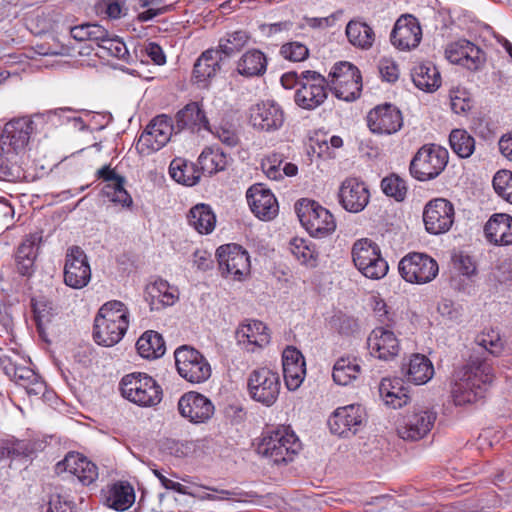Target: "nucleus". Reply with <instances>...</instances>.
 Returning a JSON list of instances; mask_svg holds the SVG:
<instances>
[{
  "instance_id": "3",
  "label": "nucleus",
  "mask_w": 512,
  "mask_h": 512,
  "mask_svg": "<svg viewBox=\"0 0 512 512\" xmlns=\"http://www.w3.org/2000/svg\"><path fill=\"white\" fill-rule=\"evenodd\" d=\"M121 395L140 407L158 405L163 397V391L157 381L142 372H133L122 377L119 383Z\"/></svg>"
},
{
  "instance_id": "43",
  "label": "nucleus",
  "mask_w": 512,
  "mask_h": 512,
  "mask_svg": "<svg viewBox=\"0 0 512 512\" xmlns=\"http://www.w3.org/2000/svg\"><path fill=\"white\" fill-rule=\"evenodd\" d=\"M201 174L213 175L226 169L227 155L219 148L206 147L198 157Z\"/></svg>"
},
{
  "instance_id": "17",
  "label": "nucleus",
  "mask_w": 512,
  "mask_h": 512,
  "mask_svg": "<svg viewBox=\"0 0 512 512\" xmlns=\"http://www.w3.org/2000/svg\"><path fill=\"white\" fill-rule=\"evenodd\" d=\"M445 55L451 63L461 65L472 72L481 70L487 61L486 52L467 39L450 43Z\"/></svg>"
},
{
  "instance_id": "9",
  "label": "nucleus",
  "mask_w": 512,
  "mask_h": 512,
  "mask_svg": "<svg viewBox=\"0 0 512 512\" xmlns=\"http://www.w3.org/2000/svg\"><path fill=\"white\" fill-rule=\"evenodd\" d=\"M250 397L264 406H272L278 399L281 382L279 374L267 367L253 370L247 382Z\"/></svg>"
},
{
  "instance_id": "38",
  "label": "nucleus",
  "mask_w": 512,
  "mask_h": 512,
  "mask_svg": "<svg viewBox=\"0 0 512 512\" xmlns=\"http://www.w3.org/2000/svg\"><path fill=\"white\" fill-rule=\"evenodd\" d=\"M34 451L35 443L31 440L14 437L0 439V461L24 459Z\"/></svg>"
},
{
  "instance_id": "13",
  "label": "nucleus",
  "mask_w": 512,
  "mask_h": 512,
  "mask_svg": "<svg viewBox=\"0 0 512 512\" xmlns=\"http://www.w3.org/2000/svg\"><path fill=\"white\" fill-rule=\"evenodd\" d=\"M220 273L225 278L241 281L250 274L248 252L238 244H226L216 251Z\"/></svg>"
},
{
  "instance_id": "52",
  "label": "nucleus",
  "mask_w": 512,
  "mask_h": 512,
  "mask_svg": "<svg viewBox=\"0 0 512 512\" xmlns=\"http://www.w3.org/2000/svg\"><path fill=\"white\" fill-rule=\"evenodd\" d=\"M451 149L460 158L470 157L475 150V139L465 130H452L449 136Z\"/></svg>"
},
{
  "instance_id": "5",
  "label": "nucleus",
  "mask_w": 512,
  "mask_h": 512,
  "mask_svg": "<svg viewBox=\"0 0 512 512\" xmlns=\"http://www.w3.org/2000/svg\"><path fill=\"white\" fill-rule=\"evenodd\" d=\"M297 216L307 232L316 238H324L336 229L334 216L318 202L301 199L296 203Z\"/></svg>"
},
{
  "instance_id": "24",
  "label": "nucleus",
  "mask_w": 512,
  "mask_h": 512,
  "mask_svg": "<svg viewBox=\"0 0 512 512\" xmlns=\"http://www.w3.org/2000/svg\"><path fill=\"white\" fill-rule=\"evenodd\" d=\"M338 198L346 211L358 213L368 205L370 193L363 181L356 177H349L341 183Z\"/></svg>"
},
{
  "instance_id": "18",
  "label": "nucleus",
  "mask_w": 512,
  "mask_h": 512,
  "mask_svg": "<svg viewBox=\"0 0 512 512\" xmlns=\"http://www.w3.org/2000/svg\"><path fill=\"white\" fill-rule=\"evenodd\" d=\"M64 283L73 289H82L91 280V268L87 255L79 246L68 248L65 256Z\"/></svg>"
},
{
  "instance_id": "54",
  "label": "nucleus",
  "mask_w": 512,
  "mask_h": 512,
  "mask_svg": "<svg viewBox=\"0 0 512 512\" xmlns=\"http://www.w3.org/2000/svg\"><path fill=\"white\" fill-rule=\"evenodd\" d=\"M125 178L118 180V183L105 184L103 193L110 201L120 204L122 207L131 208L133 200L131 195L124 188Z\"/></svg>"
},
{
  "instance_id": "31",
  "label": "nucleus",
  "mask_w": 512,
  "mask_h": 512,
  "mask_svg": "<svg viewBox=\"0 0 512 512\" xmlns=\"http://www.w3.org/2000/svg\"><path fill=\"white\" fill-rule=\"evenodd\" d=\"M103 503L116 511H125L135 502V491L127 481H117L102 490Z\"/></svg>"
},
{
  "instance_id": "41",
  "label": "nucleus",
  "mask_w": 512,
  "mask_h": 512,
  "mask_svg": "<svg viewBox=\"0 0 512 512\" xmlns=\"http://www.w3.org/2000/svg\"><path fill=\"white\" fill-rule=\"evenodd\" d=\"M136 349L142 358L155 359L164 355L166 346L161 334L149 330L144 332L137 340Z\"/></svg>"
},
{
  "instance_id": "7",
  "label": "nucleus",
  "mask_w": 512,
  "mask_h": 512,
  "mask_svg": "<svg viewBox=\"0 0 512 512\" xmlns=\"http://www.w3.org/2000/svg\"><path fill=\"white\" fill-rule=\"evenodd\" d=\"M327 81L328 87L338 99L353 101L360 96L362 77L359 69L350 62L336 63Z\"/></svg>"
},
{
  "instance_id": "58",
  "label": "nucleus",
  "mask_w": 512,
  "mask_h": 512,
  "mask_svg": "<svg viewBox=\"0 0 512 512\" xmlns=\"http://www.w3.org/2000/svg\"><path fill=\"white\" fill-rule=\"evenodd\" d=\"M124 3L119 0H99L95 4V11L98 15L108 19H119L125 15Z\"/></svg>"
},
{
  "instance_id": "19",
  "label": "nucleus",
  "mask_w": 512,
  "mask_h": 512,
  "mask_svg": "<svg viewBox=\"0 0 512 512\" xmlns=\"http://www.w3.org/2000/svg\"><path fill=\"white\" fill-rule=\"evenodd\" d=\"M366 120L370 131L378 135H391L399 131L403 125L401 111L391 103L380 104L371 109Z\"/></svg>"
},
{
  "instance_id": "37",
  "label": "nucleus",
  "mask_w": 512,
  "mask_h": 512,
  "mask_svg": "<svg viewBox=\"0 0 512 512\" xmlns=\"http://www.w3.org/2000/svg\"><path fill=\"white\" fill-rule=\"evenodd\" d=\"M345 33L349 43L362 50L370 49L375 42V32L366 22L359 20L349 21Z\"/></svg>"
},
{
  "instance_id": "12",
  "label": "nucleus",
  "mask_w": 512,
  "mask_h": 512,
  "mask_svg": "<svg viewBox=\"0 0 512 512\" xmlns=\"http://www.w3.org/2000/svg\"><path fill=\"white\" fill-rule=\"evenodd\" d=\"M398 270L406 282L426 284L438 275L439 267L436 260L429 255L413 252L400 260Z\"/></svg>"
},
{
  "instance_id": "2",
  "label": "nucleus",
  "mask_w": 512,
  "mask_h": 512,
  "mask_svg": "<svg viewBox=\"0 0 512 512\" xmlns=\"http://www.w3.org/2000/svg\"><path fill=\"white\" fill-rule=\"evenodd\" d=\"M301 449L298 436L289 426L284 425L267 428L257 446L258 454L276 465L292 462Z\"/></svg>"
},
{
  "instance_id": "8",
  "label": "nucleus",
  "mask_w": 512,
  "mask_h": 512,
  "mask_svg": "<svg viewBox=\"0 0 512 512\" xmlns=\"http://www.w3.org/2000/svg\"><path fill=\"white\" fill-rule=\"evenodd\" d=\"M303 79V84L294 93V102L299 108L312 111L326 101L328 81L323 75L312 70H304Z\"/></svg>"
},
{
  "instance_id": "44",
  "label": "nucleus",
  "mask_w": 512,
  "mask_h": 512,
  "mask_svg": "<svg viewBox=\"0 0 512 512\" xmlns=\"http://www.w3.org/2000/svg\"><path fill=\"white\" fill-rule=\"evenodd\" d=\"M21 156L12 151L0 150V180L16 183L23 180L25 170L20 163Z\"/></svg>"
},
{
  "instance_id": "39",
  "label": "nucleus",
  "mask_w": 512,
  "mask_h": 512,
  "mask_svg": "<svg viewBox=\"0 0 512 512\" xmlns=\"http://www.w3.org/2000/svg\"><path fill=\"white\" fill-rule=\"evenodd\" d=\"M151 310H160L171 306L178 299L177 290L165 280L159 279L147 287Z\"/></svg>"
},
{
  "instance_id": "33",
  "label": "nucleus",
  "mask_w": 512,
  "mask_h": 512,
  "mask_svg": "<svg viewBox=\"0 0 512 512\" xmlns=\"http://www.w3.org/2000/svg\"><path fill=\"white\" fill-rule=\"evenodd\" d=\"M402 371L407 381L416 385L427 383L434 375L432 362L425 355L414 354L407 364H403Z\"/></svg>"
},
{
  "instance_id": "63",
  "label": "nucleus",
  "mask_w": 512,
  "mask_h": 512,
  "mask_svg": "<svg viewBox=\"0 0 512 512\" xmlns=\"http://www.w3.org/2000/svg\"><path fill=\"white\" fill-rule=\"evenodd\" d=\"M6 373L19 385L25 387L32 381H35L37 374L28 367L13 366L10 369L6 368Z\"/></svg>"
},
{
  "instance_id": "27",
  "label": "nucleus",
  "mask_w": 512,
  "mask_h": 512,
  "mask_svg": "<svg viewBox=\"0 0 512 512\" xmlns=\"http://www.w3.org/2000/svg\"><path fill=\"white\" fill-rule=\"evenodd\" d=\"M246 198L251 211L259 219L269 221L277 216L279 211L277 199L263 184L251 186L247 190Z\"/></svg>"
},
{
  "instance_id": "26",
  "label": "nucleus",
  "mask_w": 512,
  "mask_h": 512,
  "mask_svg": "<svg viewBox=\"0 0 512 512\" xmlns=\"http://www.w3.org/2000/svg\"><path fill=\"white\" fill-rule=\"evenodd\" d=\"M387 327L379 326L374 328L367 339L370 354L384 361L394 359L400 350L398 338Z\"/></svg>"
},
{
  "instance_id": "50",
  "label": "nucleus",
  "mask_w": 512,
  "mask_h": 512,
  "mask_svg": "<svg viewBox=\"0 0 512 512\" xmlns=\"http://www.w3.org/2000/svg\"><path fill=\"white\" fill-rule=\"evenodd\" d=\"M31 307L37 331L40 337L44 339L45 328L52 321L55 314L53 304L45 297H39L31 299Z\"/></svg>"
},
{
  "instance_id": "34",
  "label": "nucleus",
  "mask_w": 512,
  "mask_h": 512,
  "mask_svg": "<svg viewBox=\"0 0 512 512\" xmlns=\"http://www.w3.org/2000/svg\"><path fill=\"white\" fill-rule=\"evenodd\" d=\"M266 69V55L255 48L247 50L236 62L238 74L247 78L262 76Z\"/></svg>"
},
{
  "instance_id": "22",
  "label": "nucleus",
  "mask_w": 512,
  "mask_h": 512,
  "mask_svg": "<svg viewBox=\"0 0 512 512\" xmlns=\"http://www.w3.org/2000/svg\"><path fill=\"white\" fill-rule=\"evenodd\" d=\"M249 119L254 129L274 132L283 126L285 114L278 103L267 100L256 103L250 108Z\"/></svg>"
},
{
  "instance_id": "45",
  "label": "nucleus",
  "mask_w": 512,
  "mask_h": 512,
  "mask_svg": "<svg viewBox=\"0 0 512 512\" xmlns=\"http://www.w3.org/2000/svg\"><path fill=\"white\" fill-rule=\"evenodd\" d=\"M411 76L415 86L423 91L432 92L441 84L440 73L431 63L415 66Z\"/></svg>"
},
{
  "instance_id": "10",
  "label": "nucleus",
  "mask_w": 512,
  "mask_h": 512,
  "mask_svg": "<svg viewBox=\"0 0 512 512\" xmlns=\"http://www.w3.org/2000/svg\"><path fill=\"white\" fill-rule=\"evenodd\" d=\"M179 375L190 383H203L211 376L206 358L195 348L184 345L174 352Z\"/></svg>"
},
{
  "instance_id": "32",
  "label": "nucleus",
  "mask_w": 512,
  "mask_h": 512,
  "mask_svg": "<svg viewBox=\"0 0 512 512\" xmlns=\"http://www.w3.org/2000/svg\"><path fill=\"white\" fill-rule=\"evenodd\" d=\"M41 241L42 233L35 232L27 235L19 245L15 259L20 274L25 276L31 273Z\"/></svg>"
},
{
  "instance_id": "53",
  "label": "nucleus",
  "mask_w": 512,
  "mask_h": 512,
  "mask_svg": "<svg viewBox=\"0 0 512 512\" xmlns=\"http://www.w3.org/2000/svg\"><path fill=\"white\" fill-rule=\"evenodd\" d=\"M381 189L386 196L391 197L398 202H402L406 198L408 190L405 180L395 173H392L381 180Z\"/></svg>"
},
{
  "instance_id": "48",
  "label": "nucleus",
  "mask_w": 512,
  "mask_h": 512,
  "mask_svg": "<svg viewBox=\"0 0 512 512\" xmlns=\"http://www.w3.org/2000/svg\"><path fill=\"white\" fill-rule=\"evenodd\" d=\"M116 322L129 325V309L118 300L104 303L94 318V322Z\"/></svg>"
},
{
  "instance_id": "49",
  "label": "nucleus",
  "mask_w": 512,
  "mask_h": 512,
  "mask_svg": "<svg viewBox=\"0 0 512 512\" xmlns=\"http://www.w3.org/2000/svg\"><path fill=\"white\" fill-rule=\"evenodd\" d=\"M394 385L390 379H383L379 385V394L384 400L386 405L391 406L394 409L405 406L410 397L406 394L404 388L399 386V383Z\"/></svg>"
},
{
  "instance_id": "51",
  "label": "nucleus",
  "mask_w": 512,
  "mask_h": 512,
  "mask_svg": "<svg viewBox=\"0 0 512 512\" xmlns=\"http://www.w3.org/2000/svg\"><path fill=\"white\" fill-rule=\"evenodd\" d=\"M290 250L301 264L308 267H315L317 265L318 253L312 242L304 238L295 237L290 241Z\"/></svg>"
},
{
  "instance_id": "47",
  "label": "nucleus",
  "mask_w": 512,
  "mask_h": 512,
  "mask_svg": "<svg viewBox=\"0 0 512 512\" xmlns=\"http://www.w3.org/2000/svg\"><path fill=\"white\" fill-rule=\"evenodd\" d=\"M250 34L245 30H235L225 33L214 50L222 57H231L241 51L249 42Z\"/></svg>"
},
{
  "instance_id": "42",
  "label": "nucleus",
  "mask_w": 512,
  "mask_h": 512,
  "mask_svg": "<svg viewBox=\"0 0 512 512\" xmlns=\"http://www.w3.org/2000/svg\"><path fill=\"white\" fill-rule=\"evenodd\" d=\"M169 174L176 182L188 186H193L198 183L201 176L197 165L180 157L171 161Z\"/></svg>"
},
{
  "instance_id": "20",
  "label": "nucleus",
  "mask_w": 512,
  "mask_h": 512,
  "mask_svg": "<svg viewBox=\"0 0 512 512\" xmlns=\"http://www.w3.org/2000/svg\"><path fill=\"white\" fill-rule=\"evenodd\" d=\"M56 472H69L74 475L83 486H90L99 477L97 465L79 452H68L64 459L56 464Z\"/></svg>"
},
{
  "instance_id": "40",
  "label": "nucleus",
  "mask_w": 512,
  "mask_h": 512,
  "mask_svg": "<svg viewBox=\"0 0 512 512\" xmlns=\"http://www.w3.org/2000/svg\"><path fill=\"white\" fill-rule=\"evenodd\" d=\"M188 223L200 234H210L216 225V216L211 207L200 203L193 206L188 215Z\"/></svg>"
},
{
  "instance_id": "57",
  "label": "nucleus",
  "mask_w": 512,
  "mask_h": 512,
  "mask_svg": "<svg viewBox=\"0 0 512 512\" xmlns=\"http://www.w3.org/2000/svg\"><path fill=\"white\" fill-rule=\"evenodd\" d=\"M99 48L105 51L107 56H113L126 62L130 57L125 43L118 37H110L109 34Z\"/></svg>"
},
{
  "instance_id": "21",
  "label": "nucleus",
  "mask_w": 512,
  "mask_h": 512,
  "mask_svg": "<svg viewBox=\"0 0 512 512\" xmlns=\"http://www.w3.org/2000/svg\"><path fill=\"white\" fill-rule=\"evenodd\" d=\"M214 410L212 401L196 391L184 393L178 401L180 415L194 424L207 422L213 416Z\"/></svg>"
},
{
  "instance_id": "15",
  "label": "nucleus",
  "mask_w": 512,
  "mask_h": 512,
  "mask_svg": "<svg viewBox=\"0 0 512 512\" xmlns=\"http://www.w3.org/2000/svg\"><path fill=\"white\" fill-rule=\"evenodd\" d=\"M422 218L425 230L429 234H444L454 223V205L445 198H434L425 204Z\"/></svg>"
},
{
  "instance_id": "60",
  "label": "nucleus",
  "mask_w": 512,
  "mask_h": 512,
  "mask_svg": "<svg viewBox=\"0 0 512 512\" xmlns=\"http://www.w3.org/2000/svg\"><path fill=\"white\" fill-rule=\"evenodd\" d=\"M280 54L289 61L300 62L309 56V49L300 42H289L281 46Z\"/></svg>"
},
{
  "instance_id": "4",
  "label": "nucleus",
  "mask_w": 512,
  "mask_h": 512,
  "mask_svg": "<svg viewBox=\"0 0 512 512\" xmlns=\"http://www.w3.org/2000/svg\"><path fill=\"white\" fill-rule=\"evenodd\" d=\"M447 149L436 145H423L410 162L411 175L418 181H428L439 176L448 164Z\"/></svg>"
},
{
  "instance_id": "46",
  "label": "nucleus",
  "mask_w": 512,
  "mask_h": 512,
  "mask_svg": "<svg viewBox=\"0 0 512 512\" xmlns=\"http://www.w3.org/2000/svg\"><path fill=\"white\" fill-rule=\"evenodd\" d=\"M361 372V367L355 357H340L333 366L332 377L335 383L346 386L355 380Z\"/></svg>"
},
{
  "instance_id": "6",
  "label": "nucleus",
  "mask_w": 512,
  "mask_h": 512,
  "mask_svg": "<svg viewBox=\"0 0 512 512\" xmlns=\"http://www.w3.org/2000/svg\"><path fill=\"white\" fill-rule=\"evenodd\" d=\"M352 259L359 272L370 279L383 278L389 269L387 261L381 255L379 246L367 238L354 243Z\"/></svg>"
},
{
  "instance_id": "11",
  "label": "nucleus",
  "mask_w": 512,
  "mask_h": 512,
  "mask_svg": "<svg viewBox=\"0 0 512 512\" xmlns=\"http://www.w3.org/2000/svg\"><path fill=\"white\" fill-rule=\"evenodd\" d=\"M35 119L24 116L13 118L7 122L0 134V150L12 151L18 155L25 152L31 135L35 132Z\"/></svg>"
},
{
  "instance_id": "16",
  "label": "nucleus",
  "mask_w": 512,
  "mask_h": 512,
  "mask_svg": "<svg viewBox=\"0 0 512 512\" xmlns=\"http://www.w3.org/2000/svg\"><path fill=\"white\" fill-rule=\"evenodd\" d=\"M436 419L437 412L432 408H415L404 416L398 434L404 440L418 441L431 432Z\"/></svg>"
},
{
  "instance_id": "59",
  "label": "nucleus",
  "mask_w": 512,
  "mask_h": 512,
  "mask_svg": "<svg viewBox=\"0 0 512 512\" xmlns=\"http://www.w3.org/2000/svg\"><path fill=\"white\" fill-rule=\"evenodd\" d=\"M284 161V157L280 153H272L263 159L261 167L263 172L269 179L280 180L283 178L281 172V164Z\"/></svg>"
},
{
  "instance_id": "1",
  "label": "nucleus",
  "mask_w": 512,
  "mask_h": 512,
  "mask_svg": "<svg viewBox=\"0 0 512 512\" xmlns=\"http://www.w3.org/2000/svg\"><path fill=\"white\" fill-rule=\"evenodd\" d=\"M475 342L483 351H474L454 375L451 396L457 406L472 404L485 397L488 386L494 379L492 363L485 353L499 356L504 349V342L499 332L494 329L478 334Z\"/></svg>"
},
{
  "instance_id": "56",
  "label": "nucleus",
  "mask_w": 512,
  "mask_h": 512,
  "mask_svg": "<svg viewBox=\"0 0 512 512\" xmlns=\"http://www.w3.org/2000/svg\"><path fill=\"white\" fill-rule=\"evenodd\" d=\"M306 373L305 363L283 366V376L288 390L294 391L304 380Z\"/></svg>"
},
{
  "instance_id": "62",
  "label": "nucleus",
  "mask_w": 512,
  "mask_h": 512,
  "mask_svg": "<svg viewBox=\"0 0 512 512\" xmlns=\"http://www.w3.org/2000/svg\"><path fill=\"white\" fill-rule=\"evenodd\" d=\"M74 112L75 111L69 107H61L35 114L34 118L51 122L53 125H62L70 122L65 119V116H70L69 114Z\"/></svg>"
},
{
  "instance_id": "14",
  "label": "nucleus",
  "mask_w": 512,
  "mask_h": 512,
  "mask_svg": "<svg viewBox=\"0 0 512 512\" xmlns=\"http://www.w3.org/2000/svg\"><path fill=\"white\" fill-rule=\"evenodd\" d=\"M175 129L169 116L161 114L154 117L138 138L137 150L146 155L160 150L169 142Z\"/></svg>"
},
{
  "instance_id": "36",
  "label": "nucleus",
  "mask_w": 512,
  "mask_h": 512,
  "mask_svg": "<svg viewBox=\"0 0 512 512\" xmlns=\"http://www.w3.org/2000/svg\"><path fill=\"white\" fill-rule=\"evenodd\" d=\"M129 325L116 322H94L93 339L104 347H112L124 337Z\"/></svg>"
},
{
  "instance_id": "64",
  "label": "nucleus",
  "mask_w": 512,
  "mask_h": 512,
  "mask_svg": "<svg viewBox=\"0 0 512 512\" xmlns=\"http://www.w3.org/2000/svg\"><path fill=\"white\" fill-rule=\"evenodd\" d=\"M140 52L142 55L149 57L156 65L161 66L166 63V56L162 47L155 42L147 43L140 49Z\"/></svg>"
},
{
  "instance_id": "23",
  "label": "nucleus",
  "mask_w": 512,
  "mask_h": 512,
  "mask_svg": "<svg viewBox=\"0 0 512 512\" xmlns=\"http://www.w3.org/2000/svg\"><path fill=\"white\" fill-rule=\"evenodd\" d=\"M365 412L361 405L352 404L337 408L328 419L330 431L338 436L355 435L363 424Z\"/></svg>"
},
{
  "instance_id": "55",
  "label": "nucleus",
  "mask_w": 512,
  "mask_h": 512,
  "mask_svg": "<svg viewBox=\"0 0 512 512\" xmlns=\"http://www.w3.org/2000/svg\"><path fill=\"white\" fill-rule=\"evenodd\" d=\"M492 184L495 192L512 204V172L508 170L498 171L493 177Z\"/></svg>"
},
{
  "instance_id": "25",
  "label": "nucleus",
  "mask_w": 512,
  "mask_h": 512,
  "mask_svg": "<svg viewBox=\"0 0 512 512\" xmlns=\"http://www.w3.org/2000/svg\"><path fill=\"white\" fill-rule=\"evenodd\" d=\"M422 39V29L419 21L413 15L399 17L391 32V43L399 50L416 48Z\"/></svg>"
},
{
  "instance_id": "28",
  "label": "nucleus",
  "mask_w": 512,
  "mask_h": 512,
  "mask_svg": "<svg viewBox=\"0 0 512 512\" xmlns=\"http://www.w3.org/2000/svg\"><path fill=\"white\" fill-rule=\"evenodd\" d=\"M176 132L189 130L192 133L206 130L212 132L205 111L198 102H190L175 115Z\"/></svg>"
},
{
  "instance_id": "35",
  "label": "nucleus",
  "mask_w": 512,
  "mask_h": 512,
  "mask_svg": "<svg viewBox=\"0 0 512 512\" xmlns=\"http://www.w3.org/2000/svg\"><path fill=\"white\" fill-rule=\"evenodd\" d=\"M222 57L214 48L201 53L193 67V78L197 83H206L220 70Z\"/></svg>"
},
{
  "instance_id": "29",
  "label": "nucleus",
  "mask_w": 512,
  "mask_h": 512,
  "mask_svg": "<svg viewBox=\"0 0 512 512\" xmlns=\"http://www.w3.org/2000/svg\"><path fill=\"white\" fill-rule=\"evenodd\" d=\"M236 339L248 352H255L270 342L267 326L258 320L242 323L236 330Z\"/></svg>"
},
{
  "instance_id": "30",
  "label": "nucleus",
  "mask_w": 512,
  "mask_h": 512,
  "mask_svg": "<svg viewBox=\"0 0 512 512\" xmlns=\"http://www.w3.org/2000/svg\"><path fill=\"white\" fill-rule=\"evenodd\" d=\"M487 241L497 246L512 244V216L506 213L493 214L484 226Z\"/></svg>"
},
{
  "instance_id": "61",
  "label": "nucleus",
  "mask_w": 512,
  "mask_h": 512,
  "mask_svg": "<svg viewBox=\"0 0 512 512\" xmlns=\"http://www.w3.org/2000/svg\"><path fill=\"white\" fill-rule=\"evenodd\" d=\"M451 109L456 114L465 113L471 108V98L464 88H455L450 91Z\"/></svg>"
}]
</instances>
